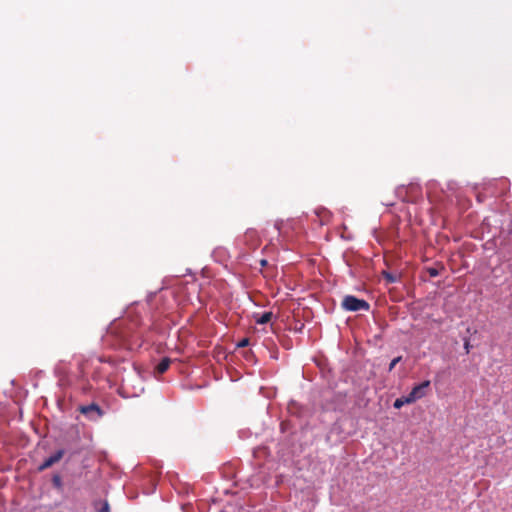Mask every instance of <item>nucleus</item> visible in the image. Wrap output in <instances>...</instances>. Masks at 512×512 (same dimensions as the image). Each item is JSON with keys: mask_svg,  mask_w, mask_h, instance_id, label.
<instances>
[{"mask_svg": "<svg viewBox=\"0 0 512 512\" xmlns=\"http://www.w3.org/2000/svg\"><path fill=\"white\" fill-rule=\"evenodd\" d=\"M342 307L347 311H368L370 309V305L367 301L363 299H358L355 296L347 295L344 297L342 301Z\"/></svg>", "mask_w": 512, "mask_h": 512, "instance_id": "nucleus-1", "label": "nucleus"}, {"mask_svg": "<svg viewBox=\"0 0 512 512\" xmlns=\"http://www.w3.org/2000/svg\"><path fill=\"white\" fill-rule=\"evenodd\" d=\"M430 384L431 383L429 380H425L422 383L414 386L412 388L411 392L407 395L408 401H410L411 403H414L417 400L424 398L428 394Z\"/></svg>", "mask_w": 512, "mask_h": 512, "instance_id": "nucleus-2", "label": "nucleus"}, {"mask_svg": "<svg viewBox=\"0 0 512 512\" xmlns=\"http://www.w3.org/2000/svg\"><path fill=\"white\" fill-rule=\"evenodd\" d=\"M79 411L90 420H97L103 416V411L99 405L91 403L89 405L80 406Z\"/></svg>", "mask_w": 512, "mask_h": 512, "instance_id": "nucleus-3", "label": "nucleus"}, {"mask_svg": "<svg viewBox=\"0 0 512 512\" xmlns=\"http://www.w3.org/2000/svg\"><path fill=\"white\" fill-rule=\"evenodd\" d=\"M64 450L60 449L56 451L53 455L49 456L47 459L44 460V462L38 467L39 471H44L54 464L58 463L64 456Z\"/></svg>", "mask_w": 512, "mask_h": 512, "instance_id": "nucleus-4", "label": "nucleus"}, {"mask_svg": "<svg viewBox=\"0 0 512 512\" xmlns=\"http://www.w3.org/2000/svg\"><path fill=\"white\" fill-rule=\"evenodd\" d=\"M170 363H171V360L169 358H163L159 363L158 365L156 366V371L159 373V374H163L165 373L169 366H170Z\"/></svg>", "mask_w": 512, "mask_h": 512, "instance_id": "nucleus-5", "label": "nucleus"}, {"mask_svg": "<svg viewBox=\"0 0 512 512\" xmlns=\"http://www.w3.org/2000/svg\"><path fill=\"white\" fill-rule=\"evenodd\" d=\"M406 404H412L410 401H408V396H402L400 398H397L395 401H394V408L396 409H400L402 406L406 405Z\"/></svg>", "mask_w": 512, "mask_h": 512, "instance_id": "nucleus-6", "label": "nucleus"}, {"mask_svg": "<svg viewBox=\"0 0 512 512\" xmlns=\"http://www.w3.org/2000/svg\"><path fill=\"white\" fill-rule=\"evenodd\" d=\"M272 312H264L257 320L256 322L258 324H266L272 319Z\"/></svg>", "mask_w": 512, "mask_h": 512, "instance_id": "nucleus-7", "label": "nucleus"}, {"mask_svg": "<svg viewBox=\"0 0 512 512\" xmlns=\"http://www.w3.org/2000/svg\"><path fill=\"white\" fill-rule=\"evenodd\" d=\"M52 484L56 489H58V490L62 489L63 483H62V478L59 474L53 475Z\"/></svg>", "mask_w": 512, "mask_h": 512, "instance_id": "nucleus-8", "label": "nucleus"}, {"mask_svg": "<svg viewBox=\"0 0 512 512\" xmlns=\"http://www.w3.org/2000/svg\"><path fill=\"white\" fill-rule=\"evenodd\" d=\"M383 277L388 283H395L397 281V277L387 271H383Z\"/></svg>", "mask_w": 512, "mask_h": 512, "instance_id": "nucleus-9", "label": "nucleus"}, {"mask_svg": "<svg viewBox=\"0 0 512 512\" xmlns=\"http://www.w3.org/2000/svg\"><path fill=\"white\" fill-rule=\"evenodd\" d=\"M401 361V357H396L394 358L390 364H389V371H392L394 369V367L396 366L397 363H399Z\"/></svg>", "mask_w": 512, "mask_h": 512, "instance_id": "nucleus-10", "label": "nucleus"}, {"mask_svg": "<svg viewBox=\"0 0 512 512\" xmlns=\"http://www.w3.org/2000/svg\"><path fill=\"white\" fill-rule=\"evenodd\" d=\"M464 349H465V353L469 354L470 349H471V345H470V340L467 337L464 338Z\"/></svg>", "mask_w": 512, "mask_h": 512, "instance_id": "nucleus-11", "label": "nucleus"}, {"mask_svg": "<svg viewBox=\"0 0 512 512\" xmlns=\"http://www.w3.org/2000/svg\"><path fill=\"white\" fill-rule=\"evenodd\" d=\"M427 271L431 277H436L439 275V271L436 268L430 267L427 269Z\"/></svg>", "mask_w": 512, "mask_h": 512, "instance_id": "nucleus-12", "label": "nucleus"}, {"mask_svg": "<svg viewBox=\"0 0 512 512\" xmlns=\"http://www.w3.org/2000/svg\"><path fill=\"white\" fill-rule=\"evenodd\" d=\"M98 512H110L109 504L104 502L102 508Z\"/></svg>", "mask_w": 512, "mask_h": 512, "instance_id": "nucleus-13", "label": "nucleus"}, {"mask_svg": "<svg viewBox=\"0 0 512 512\" xmlns=\"http://www.w3.org/2000/svg\"><path fill=\"white\" fill-rule=\"evenodd\" d=\"M248 344H249V340H248L247 338H244V339H242V340L239 342L238 346H239V347H245V346H247Z\"/></svg>", "mask_w": 512, "mask_h": 512, "instance_id": "nucleus-14", "label": "nucleus"}, {"mask_svg": "<svg viewBox=\"0 0 512 512\" xmlns=\"http://www.w3.org/2000/svg\"><path fill=\"white\" fill-rule=\"evenodd\" d=\"M259 263H260L261 267H265V266H267V264H268V262H267V260H266V259H261V260L259 261Z\"/></svg>", "mask_w": 512, "mask_h": 512, "instance_id": "nucleus-15", "label": "nucleus"}, {"mask_svg": "<svg viewBox=\"0 0 512 512\" xmlns=\"http://www.w3.org/2000/svg\"><path fill=\"white\" fill-rule=\"evenodd\" d=\"M245 237H246V238H252V237H254V232H247V233L245 234Z\"/></svg>", "mask_w": 512, "mask_h": 512, "instance_id": "nucleus-16", "label": "nucleus"}]
</instances>
